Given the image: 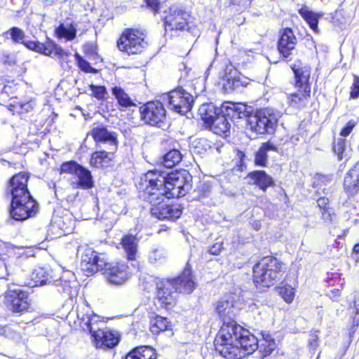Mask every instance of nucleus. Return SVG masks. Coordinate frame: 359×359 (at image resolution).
Here are the masks:
<instances>
[{
    "label": "nucleus",
    "mask_w": 359,
    "mask_h": 359,
    "mask_svg": "<svg viewBox=\"0 0 359 359\" xmlns=\"http://www.w3.org/2000/svg\"><path fill=\"white\" fill-rule=\"evenodd\" d=\"M224 113L227 116L231 123H235L238 119H246L248 122V116L253 111L252 107L243 103L230 102L227 105L222 106Z\"/></svg>",
    "instance_id": "20"
},
{
    "label": "nucleus",
    "mask_w": 359,
    "mask_h": 359,
    "mask_svg": "<svg viewBox=\"0 0 359 359\" xmlns=\"http://www.w3.org/2000/svg\"><path fill=\"white\" fill-rule=\"evenodd\" d=\"M78 178V187L88 189L93 187V181L91 172L88 169L80 166L75 175Z\"/></svg>",
    "instance_id": "32"
},
{
    "label": "nucleus",
    "mask_w": 359,
    "mask_h": 359,
    "mask_svg": "<svg viewBox=\"0 0 359 359\" xmlns=\"http://www.w3.org/2000/svg\"><path fill=\"white\" fill-rule=\"evenodd\" d=\"M90 88L92 91L93 96L97 100H103L107 94V89L102 86H95L91 84Z\"/></svg>",
    "instance_id": "47"
},
{
    "label": "nucleus",
    "mask_w": 359,
    "mask_h": 359,
    "mask_svg": "<svg viewBox=\"0 0 359 359\" xmlns=\"http://www.w3.org/2000/svg\"><path fill=\"white\" fill-rule=\"evenodd\" d=\"M189 15L175 8H170L168 13L164 16V25L165 32L170 30H184L188 25Z\"/></svg>",
    "instance_id": "16"
},
{
    "label": "nucleus",
    "mask_w": 359,
    "mask_h": 359,
    "mask_svg": "<svg viewBox=\"0 0 359 359\" xmlns=\"http://www.w3.org/2000/svg\"><path fill=\"white\" fill-rule=\"evenodd\" d=\"M77 256L81 258V268L90 276L107 266L105 257L101 258L97 253L87 245H79L77 248Z\"/></svg>",
    "instance_id": "9"
},
{
    "label": "nucleus",
    "mask_w": 359,
    "mask_h": 359,
    "mask_svg": "<svg viewBox=\"0 0 359 359\" xmlns=\"http://www.w3.org/2000/svg\"><path fill=\"white\" fill-rule=\"evenodd\" d=\"M279 293L287 303H290L293 301L294 297V289L292 286L287 285L280 287L279 289Z\"/></svg>",
    "instance_id": "45"
},
{
    "label": "nucleus",
    "mask_w": 359,
    "mask_h": 359,
    "mask_svg": "<svg viewBox=\"0 0 359 359\" xmlns=\"http://www.w3.org/2000/svg\"><path fill=\"white\" fill-rule=\"evenodd\" d=\"M75 58L78 63L79 67L83 72L86 73H93L96 74L97 70L93 67L86 60H84L80 55L78 53L75 54Z\"/></svg>",
    "instance_id": "44"
},
{
    "label": "nucleus",
    "mask_w": 359,
    "mask_h": 359,
    "mask_svg": "<svg viewBox=\"0 0 359 359\" xmlns=\"http://www.w3.org/2000/svg\"><path fill=\"white\" fill-rule=\"evenodd\" d=\"M141 119L145 123L162 127L166 118V111L160 101L148 102L140 108Z\"/></svg>",
    "instance_id": "12"
},
{
    "label": "nucleus",
    "mask_w": 359,
    "mask_h": 359,
    "mask_svg": "<svg viewBox=\"0 0 359 359\" xmlns=\"http://www.w3.org/2000/svg\"><path fill=\"white\" fill-rule=\"evenodd\" d=\"M31 281L32 283H29L31 287L43 285L51 282L48 270L43 267L34 269L31 274Z\"/></svg>",
    "instance_id": "31"
},
{
    "label": "nucleus",
    "mask_w": 359,
    "mask_h": 359,
    "mask_svg": "<svg viewBox=\"0 0 359 359\" xmlns=\"http://www.w3.org/2000/svg\"><path fill=\"white\" fill-rule=\"evenodd\" d=\"M81 166L74 161H69L63 163L60 167L61 173H69L76 175V171Z\"/></svg>",
    "instance_id": "46"
},
{
    "label": "nucleus",
    "mask_w": 359,
    "mask_h": 359,
    "mask_svg": "<svg viewBox=\"0 0 359 359\" xmlns=\"http://www.w3.org/2000/svg\"><path fill=\"white\" fill-rule=\"evenodd\" d=\"M354 306L355 308V316L353 318V325H359V294L355 295L354 298Z\"/></svg>",
    "instance_id": "55"
},
{
    "label": "nucleus",
    "mask_w": 359,
    "mask_h": 359,
    "mask_svg": "<svg viewBox=\"0 0 359 359\" xmlns=\"http://www.w3.org/2000/svg\"><path fill=\"white\" fill-rule=\"evenodd\" d=\"M8 276L7 266L3 260L0 259V279H6Z\"/></svg>",
    "instance_id": "57"
},
{
    "label": "nucleus",
    "mask_w": 359,
    "mask_h": 359,
    "mask_svg": "<svg viewBox=\"0 0 359 359\" xmlns=\"http://www.w3.org/2000/svg\"><path fill=\"white\" fill-rule=\"evenodd\" d=\"M15 333L11 330V328L8 326H1L0 325V335L5 336L8 338H13Z\"/></svg>",
    "instance_id": "54"
},
{
    "label": "nucleus",
    "mask_w": 359,
    "mask_h": 359,
    "mask_svg": "<svg viewBox=\"0 0 359 359\" xmlns=\"http://www.w3.org/2000/svg\"><path fill=\"white\" fill-rule=\"evenodd\" d=\"M167 198L184 196L191 189V176L187 170L165 173Z\"/></svg>",
    "instance_id": "7"
},
{
    "label": "nucleus",
    "mask_w": 359,
    "mask_h": 359,
    "mask_svg": "<svg viewBox=\"0 0 359 359\" xmlns=\"http://www.w3.org/2000/svg\"><path fill=\"white\" fill-rule=\"evenodd\" d=\"M34 51L48 56L54 55L62 59L64 57H68L69 55L68 52L65 51L53 41H48L45 43L37 41Z\"/></svg>",
    "instance_id": "23"
},
{
    "label": "nucleus",
    "mask_w": 359,
    "mask_h": 359,
    "mask_svg": "<svg viewBox=\"0 0 359 359\" xmlns=\"http://www.w3.org/2000/svg\"><path fill=\"white\" fill-rule=\"evenodd\" d=\"M140 359H156L155 350L149 346H140L134 348Z\"/></svg>",
    "instance_id": "42"
},
{
    "label": "nucleus",
    "mask_w": 359,
    "mask_h": 359,
    "mask_svg": "<svg viewBox=\"0 0 359 359\" xmlns=\"http://www.w3.org/2000/svg\"><path fill=\"white\" fill-rule=\"evenodd\" d=\"M319 180H320L323 182H330L333 179V175H320L318 177Z\"/></svg>",
    "instance_id": "63"
},
{
    "label": "nucleus",
    "mask_w": 359,
    "mask_h": 359,
    "mask_svg": "<svg viewBox=\"0 0 359 359\" xmlns=\"http://www.w3.org/2000/svg\"><path fill=\"white\" fill-rule=\"evenodd\" d=\"M222 245V241L216 242L209 248V253L213 255H219L221 252L222 250L223 249Z\"/></svg>",
    "instance_id": "53"
},
{
    "label": "nucleus",
    "mask_w": 359,
    "mask_h": 359,
    "mask_svg": "<svg viewBox=\"0 0 359 359\" xmlns=\"http://www.w3.org/2000/svg\"><path fill=\"white\" fill-rule=\"evenodd\" d=\"M170 326L171 325L166 318L158 316L151 322L150 330L153 334H157L161 332L169 330Z\"/></svg>",
    "instance_id": "38"
},
{
    "label": "nucleus",
    "mask_w": 359,
    "mask_h": 359,
    "mask_svg": "<svg viewBox=\"0 0 359 359\" xmlns=\"http://www.w3.org/2000/svg\"><path fill=\"white\" fill-rule=\"evenodd\" d=\"M355 126V123L353 121H348L346 125L341 129L340 132V135L342 137H346L348 136L351 131L353 130V128Z\"/></svg>",
    "instance_id": "52"
},
{
    "label": "nucleus",
    "mask_w": 359,
    "mask_h": 359,
    "mask_svg": "<svg viewBox=\"0 0 359 359\" xmlns=\"http://www.w3.org/2000/svg\"><path fill=\"white\" fill-rule=\"evenodd\" d=\"M56 286L57 287V291L59 292H67L70 290V285L69 282L65 281L62 284V280H59L58 283L56 284Z\"/></svg>",
    "instance_id": "56"
},
{
    "label": "nucleus",
    "mask_w": 359,
    "mask_h": 359,
    "mask_svg": "<svg viewBox=\"0 0 359 359\" xmlns=\"http://www.w3.org/2000/svg\"><path fill=\"white\" fill-rule=\"evenodd\" d=\"M232 4L240 6L241 8H245L250 5V0H231Z\"/></svg>",
    "instance_id": "59"
},
{
    "label": "nucleus",
    "mask_w": 359,
    "mask_h": 359,
    "mask_svg": "<svg viewBox=\"0 0 359 359\" xmlns=\"http://www.w3.org/2000/svg\"><path fill=\"white\" fill-rule=\"evenodd\" d=\"M299 13L309 25L311 29L317 33L318 32V24L319 16L316 13L307 10L302 9Z\"/></svg>",
    "instance_id": "41"
},
{
    "label": "nucleus",
    "mask_w": 359,
    "mask_h": 359,
    "mask_svg": "<svg viewBox=\"0 0 359 359\" xmlns=\"http://www.w3.org/2000/svg\"><path fill=\"white\" fill-rule=\"evenodd\" d=\"M29 175L25 172L15 175L9 182V191L12 198L29 197L30 193L27 189Z\"/></svg>",
    "instance_id": "19"
},
{
    "label": "nucleus",
    "mask_w": 359,
    "mask_h": 359,
    "mask_svg": "<svg viewBox=\"0 0 359 359\" xmlns=\"http://www.w3.org/2000/svg\"><path fill=\"white\" fill-rule=\"evenodd\" d=\"M278 123V115L273 109H262L253 114L250 113L248 125L251 130L257 134H272L275 132Z\"/></svg>",
    "instance_id": "6"
},
{
    "label": "nucleus",
    "mask_w": 359,
    "mask_h": 359,
    "mask_svg": "<svg viewBox=\"0 0 359 359\" xmlns=\"http://www.w3.org/2000/svg\"><path fill=\"white\" fill-rule=\"evenodd\" d=\"M55 34L58 38H65L68 41L73 40L76 37V29L74 25L60 24L55 29Z\"/></svg>",
    "instance_id": "37"
},
{
    "label": "nucleus",
    "mask_w": 359,
    "mask_h": 359,
    "mask_svg": "<svg viewBox=\"0 0 359 359\" xmlns=\"http://www.w3.org/2000/svg\"><path fill=\"white\" fill-rule=\"evenodd\" d=\"M137 238L131 234L126 235L122 238L121 245L128 260H135L137 252Z\"/></svg>",
    "instance_id": "30"
},
{
    "label": "nucleus",
    "mask_w": 359,
    "mask_h": 359,
    "mask_svg": "<svg viewBox=\"0 0 359 359\" xmlns=\"http://www.w3.org/2000/svg\"><path fill=\"white\" fill-rule=\"evenodd\" d=\"M264 342L263 343H271V342H275L274 339L272 338V337L267 332H262V333Z\"/></svg>",
    "instance_id": "62"
},
{
    "label": "nucleus",
    "mask_w": 359,
    "mask_h": 359,
    "mask_svg": "<svg viewBox=\"0 0 359 359\" xmlns=\"http://www.w3.org/2000/svg\"><path fill=\"white\" fill-rule=\"evenodd\" d=\"M147 5L154 13H156L159 8V0H145Z\"/></svg>",
    "instance_id": "58"
},
{
    "label": "nucleus",
    "mask_w": 359,
    "mask_h": 359,
    "mask_svg": "<svg viewBox=\"0 0 359 359\" xmlns=\"http://www.w3.org/2000/svg\"><path fill=\"white\" fill-rule=\"evenodd\" d=\"M276 151V148L269 142L262 144L255 154V163L257 165H266L268 158L267 151Z\"/></svg>",
    "instance_id": "34"
},
{
    "label": "nucleus",
    "mask_w": 359,
    "mask_h": 359,
    "mask_svg": "<svg viewBox=\"0 0 359 359\" xmlns=\"http://www.w3.org/2000/svg\"><path fill=\"white\" fill-rule=\"evenodd\" d=\"M216 311L219 317L222 319V325H224L226 323L235 322L233 318L236 316V311L232 302L229 300H221L218 302Z\"/></svg>",
    "instance_id": "26"
},
{
    "label": "nucleus",
    "mask_w": 359,
    "mask_h": 359,
    "mask_svg": "<svg viewBox=\"0 0 359 359\" xmlns=\"http://www.w3.org/2000/svg\"><path fill=\"white\" fill-rule=\"evenodd\" d=\"M102 271L107 275L108 281L114 285L123 284L130 276L128 266L124 263H117L114 265L107 262Z\"/></svg>",
    "instance_id": "17"
},
{
    "label": "nucleus",
    "mask_w": 359,
    "mask_h": 359,
    "mask_svg": "<svg viewBox=\"0 0 359 359\" xmlns=\"http://www.w3.org/2000/svg\"><path fill=\"white\" fill-rule=\"evenodd\" d=\"M297 39L290 28L283 29L278 42V50L280 55L287 61H290L295 55Z\"/></svg>",
    "instance_id": "14"
},
{
    "label": "nucleus",
    "mask_w": 359,
    "mask_h": 359,
    "mask_svg": "<svg viewBox=\"0 0 359 359\" xmlns=\"http://www.w3.org/2000/svg\"><path fill=\"white\" fill-rule=\"evenodd\" d=\"M165 172L154 170L147 172L140 178L137 189L142 200L151 205L163 202L167 198Z\"/></svg>",
    "instance_id": "2"
},
{
    "label": "nucleus",
    "mask_w": 359,
    "mask_h": 359,
    "mask_svg": "<svg viewBox=\"0 0 359 359\" xmlns=\"http://www.w3.org/2000/svg\"><path fill=\"white\" fill-rule=\"evenodd\" d=\"M282 272V264L276 257H263L253 267V280L264 287L274 285Z\"/></svg>",
    "instance_id": "5"
},
{
    "label": "nucleus",
    "mask_w": 359,
    "mask_h": 359,
    "mask_svg": "<svg viewBox=\"0 0 359 359\" xmlns=\"http://www.w3.org/2000/svg\"><path fill=\"white\" fill-rule=\"evenodd\" d=\"M15 107L20 109V112H28L33 109V102L28 101L25 102H16L13 105Z\"/></svg>",
    "instance_id": "49"
},
{
    "label": "nucleus",
    "mask_w": 359,
    "mask_h": 359,
    "mask_svg": "<svg viewBox=\"0 0 359 359\" xmlns=\"http://www.w3.org/2000/svg\"><path fill=\"white\" fill-rule=\"evenodd\" d=\"M350 96L353 99H356L359 97V77L356 75L353 76Z\"/></svg>",
    "instance_id": "48"
},
{
    "label": "nucleus",
    "mask_w": 359,
    "mask_h": 359,
    "mask_svg": "<svg viewBox=\"0 0 359 359\" xmlns=\"http://www.w3.org/2000/svg\"><path fill=\"white\" fill-rule=\"evenodd\" d=\"M221 108H216L212 103L201 104L198 109L201 118L208 126H210L215 118L220 113Z\"/></svg>",
    "instance_id": "28"
},
{
    "label": "nucleus",
    "mask_w": 359,
    "mask_h": 359,
    "mask_svg": "<svg viewBox=\"0 0 359 359\" xmlns=\"http://www.w3.org/2000/svg\"><path fill=\"white\" fill-rule=\"evenodd\" d=\"M343 187L348 196H354L359 192V161L345 174Z\"/></svg>",
    "instance_id": "21"
},
{
    "label": "nucleus",
    "mask_w": 359,
    "mask_h": 359,
    "mask_svg": "<svg viewBox=\"0 0 359 359\" xmlns=\"http://www.w3.org/2000/svg\"><path fill=\"white\" fill-rule=\"evenodd\" d=\"M91 135L99 147L102 144H107V151L102 149L93 153L90 161V165L95 168L108 167L118 148L116 133L109 131L104 127H97L92 130Z\"/></svg>",
    "instance_id": "3"
},
{
    "label": "nucleus",
    "mask_w": 359,
    "mask_h": 359,
    "mask_svg": "<svg viewBox=\"0 0 359 359\" xmlns=\"http://www.w3.org/2000/svg\"><path fill=\"white\" fill-rule=\"evenodd\" d=\"M276 342L262 343L260 345V348H262V351L264 356L271 353V352L276 348Z\"/></svg>",
    "instance_id": "50"
},
{
    "label": "nucleus",
    "mask_w": 359,
    "mask_h": 359,
    "mask_svg": "<svg viewBox=\"0 0 359 359\" xmlns=\"http://www.w3.org/2000/svg\"><path fill=\"white\" fill-rule=\"evenodd\" d=\"M111 93L121 107L128 108L135 106V104L133 102V100L122 88L119 86H115L112 88Z\"/></svg>",
    "instance_id": "33"
},
{
    "label": "nucleus",
    "mask_w": 359,
    "mask_h": 359,
    "mask_svg": "<svg viewBox=\"0 0 359 359\" xmlns=\"http://www.w3.org/2000/svg\"><path fill=\"white\" fill-rule=\"evenodd\" d=\"M8 309L13 313L22 314L29 311L31 303L27 292L20 288H9L6 295Z\"/></svg>",
    "instance_id": "13"
},
{
    "label": "nucleus",
    "mask_w": 359,
    "mask_h": 359,
    "mask_svg": "<svg viewBox=\"0 0 359 359\" xmlns=\"http://www.w3.org/2000/svg\"><path fill=\"white\" fill-rule=\"evenodd\" d=\"M151 205L150 212L151 215L158 219H176L182 213V208L177 204H166L163 201Z\"/></svg>",
    "instance_id": "18"
},
{
    "label": "nucleus",
    "mask_w": 359,
    "mask_h": 359,
    "mask_svg": "<svg viewBox=\"0 0 359 359\" xmlns=\"http://www.w3.org/2000/svg\"><path fill=\"white\" fill-rule=\"evenodd\" d=\"M214 346L226 359H241L252 354L259 347L257 337L236 322L222 325L214 341Z\"/></svg>",
    "instance_id": "1"
},
{
    "label": "nucleus",
    "mask_w": 359,
    "mask_h": 359,
    "mask_svg": "<svg viewBox=\"0 0 359 359\" xmlns=\"http://www.w3.org/2000/svg\"><path fill=\"white\" fill-rule=\"evenodd\" d=\"M146 45L143 32L135 29H126L117 41L118 48L128 55L141 53Z\"/></svg>",
    "instance_id": "10"
},
{
    "label": "nucleus",
    "mask_w": 359,
    "mask_h": 359,
    "mask_svg": "<svg viewBox=\"0 0 359 359\" xmlns=\"http://www.w3.org/2000/svg\"><path fill=\"white\" fill-rule=\"evenodd\" d=\"M220 113L215 118V121L210 125V128L214 133L222 136H228L230 134L231 123L229 118L224 113L222 107Z\"/></svg>",
    "instance_id": "24"
},
{
    "label": "nucleus",
    "mask_w": 359,
    "mask_h": 359,
    "mask_svg": "<svg viewBox=\"0 0 359 359\" xmlns=\"http://www.w3.org/2000/svg\"><path fill=\"white\" fill-rule=\"evenodd\" d=\"M162 100L168 102L171 109L177 113L185 114L191 110L194 103L192 95L178 87L162 96Z\"/></svg>",
    "instance_id": "11"
},
{
    "label": "nucleus",
    "mask_w": 359,
    "mask_h": 359,
    "mask_svg": "<svg viewBox=\"0 0 359 359\" xmlns=\"http://www.w3.org/2000/svg\"><path fill=\"white\" fill-rule=\"evenodd\" d=\"M167 284L172 285V289L175 292L184 294L191 293L195 288V283L193 280L191 269L189 264L184 268L182 273L176 278L168 280Z\"/></svg>",
    "instance_id": "15"
},
{
    "label": "nucleus",
    "mask_w": 359,
    "mask_h": 359,
    "mask_svg": "<svg viewBox=\"0 0 359 359\" xmlns=\"http://www.w3.org/2000/svg\"><path fill=\"white\" fill-rule=\"evenodd\" d=\"M182 155L177 149L170 150L163 156L162 163L165 168H171L181 162Z\"/></svg>",
    "instance_id": "36"
},
{
    "label": "nucleus",
    "mask_w": 359,
    "mask_h": 359,
    "mask_svg": "<svg viewBox=\"0 0 359 359\" xmlns=\"http://www.w3.org/2000/svg\"><path fill=\"white\" fill-rule=\"evenodd\" d=\"M148 259L151 264H162L166 259V253L162 248H154L149 252Z\"/></svg>",
    "instance_id": "39"
},
{
    "label": "nucleus",
    "mask_w": 359,
    "mask_h": 359,
    "mask_svg": "<svg viewBox=\"0 0 359 359\" xmlns=\"http://www.w3.org/2000/svg\"><path fill=\"white\" fill-rule=\"evenodd\" d=\"M125 359H140V357H138L135 349L133 348L126 355Z\"/></svg>",
    "instance_id": "64"
},
{
    "label": "nucleus",
    "mask_w": 359,
    "mask_h": 359,
    "mask_svg": "<svg viewBox=\"0 0 359 359\" xmlns=\"http://www.w3.org/2000/svg\"><path fill=\"white\" fill-rule=\"evenodd\" d=\"M333 151L337 156L338 160L341 161L347 156L346 140L339 137L333 142Z\"/></svg>",
    "instance_id": "40"
},
{
    "label": "nucleus",
    "mask_w": 359,
    "mask_h": 359,
    "mask_svg": "<svg viewBox=\"0 0 359 359\" xmlns=\"http://www.w3.org/2000/svg\"><path fill=\"white\" fill-rule=\"evenodd\" d=\"M318 331H314L310 334V338L309 339V344L312 350H316L318 346V335L317 334Z\"/></svg>",
    "instance_id": "51"
},
{
    "label": "nucleus",
    "mask_w": 359,
    "mask_h": 359,
    "mask_svg": "<svg viewBox=\"0 0 359 359\" xmlns=\"http://www.w3.org/2000/svg\"><path fill=\"white\" fill-rule=\"evenodd\" d=\"M36 43L37 41H24V43H22V44H24L27 48L34 50Z\"/></svg>",
    "instance_id": "61"
},
{
    "label": "nucleus",
    "mask_w": 359,
    "mask_h": 359,
    "mask_svg": "<svg viewBox=\"0 0 359 359\" xmlns=\"http://www.w3.org/2000/svg\"><path fill=\"white\" fill-rule=\"evenodd\" d=\"M39 209L38 203L30 194L25 198L22 197L11 198L9 214L13 219L22 222L35 217Z\"/></svg>",
    "instance_id": "8"
},
{
    "label": "nucleus",
    "mask_w": 359,
    "mask_h": 359,
    "mask_svg": "<svg viewBox=\"0 0 359 359\" xmlns=\"http://www.w3.org/2000/svg\"><path fill=\"white\" fill-rule=\"evenodd\" d=\"M172 285L165 283L161 282L160 284L157 283V297L161 302V304L165 308L170 309L175 304L177 298V292L171 290Z\"/></svg>",
    "instance_id": "22"
},
{
    "label": "nucleus",
    "mask_w": 359,
    "mask_h": 359,
    "mask_svg": "<svg viewBox=\"0 0 359 359\" xmlns=\"http://www.w3.org/2000/svg\"><path fill=\"white\" fill-rule=\"evenodd\" d=\"M295 75L296 86L299 89L306 90L307 93H311V87L309 83L310 77V70L306 67L299 68H292Z\"/></svg>",
    "instance_id": "27"
},
{
    "label": "nucleus",
    "mask_w": 359,
    "mask_h": 359,
    "mask_svg": "<svg viewBox=\"0 0 359 359\" xmlns=\"http://www.w3.org/2000/svg\"><path fill=\"white\" fill-rule=\"evenodd\" d=\"M310 97V93L302 89L298 93L291 94L289 97V104L295 108H303L306 106L307 100Z\"/></svg>",
    "instance_id": "35"
},
{
    "label": "nucleus",
    "mask_w": 359,
    "mask_h": 359,
    "mask_svg": "<svg viewBox=\"0 0 359 359\" xmlns=\"http://www.w3.org/2000/svg\"><path fill=\"white\" fill-rule=\"evenodd\" d=\"M248 178L250 184L258 186L263 191L274 185L273 178L264 170L251 172L248 175Z\"/></svg>",
    "instance_id": "25"
},
{
    "label": "nucleus",
    "mask_w": 359,
    "mask_h": 359,
    "mask_svg": "<svg viewBox=\"0 0 359 359\" xmlns=\"http://www.w3.org/2000/svg\"><path fill=\"white\" fill-rule=\"evenodd\" d=\"M320 208L325 209L329 203V199L326 197H320L317 200Z\"/></svg>",
    "instance_id": "60"
},
{
    "label": "nucleus",
    "mask_w": 359,
    "mask_h": 359,
    "mask_svg": "<svg viewBox=\"0 0 359 359\" xmlns=\"http://www.w3.org/2000/svg\"><path fill=\"white\" fill-rule=\"evenodd\" d=\"M78 318L80 320L81 328L83 331L90 333L97 348H112L118 344L120 337L117 333L107 329L102 330L99 326L98 316L87 313L81 316V313H78Z\"/></svg>",
    "instance_id": "4"
},
{
    "label": "nucleus",
    "mask_w": 359,
    "mask_h": 359,
    "mask_svg": "<svg viewBox=\"0 0 359 359\" xmlns=\"http://www.w3.org/2000/svg\"><path fill=\"white\" fill-rule=\"evenodd\" d=\"M226 82L224 87L226 90H235L241 86H247L248 83L242 81L241 78L237 76V71L232 65L227 66L225 70Z\"/></svg>",
    "instance_id": "29"
},
{
    "label": "nucleus",
    "mask_w": 359,
    "mask_h": 359,
    "mask_svg": "<svg viewBox=\"0 0 359 359\" xmlns=\"http://www.w3.org/2000/svg\"><path fill=\"white\" fill-rule=\"evenodd\" d=\"M5 34L8 35L9 34L11 39L14 43H24V39L25 37V32L22 29L17 27H13L11 28L9 30H8Z\"/></svg>",
    "instance_id": "43"
}]
</instances>
